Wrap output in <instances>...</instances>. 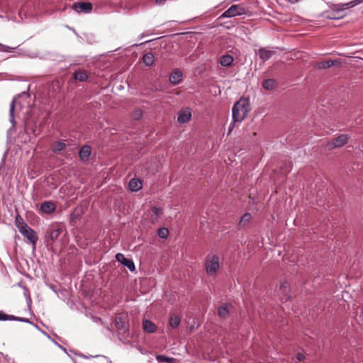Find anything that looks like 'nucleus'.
Returning <instances> with one entry per match:
<instances>
[{
  "instance_id": "obj_30",
  "label": "nucleus",
  "mask_w": 363,
  "mask_h": 363,
  "mask_svg": "<svg viewBox=\"0 0 363 363\" xmlns=\"http://www.w3.org/2000/svg\"><path fill=\"white\" fill-rule=\"evenodd\" d=\"M15 225L18 228V230H21L24 226L28 225L19 214L16 216Z\"/></svg>"
},
{
  "instance_id": "obj_6",
  "label": "nucleus",
  "mask_w": 363,
  "mask_h": 363,
  "mask_svg": "<svg viewBox=\"0 0 363 363\" xmlns=\"http://www.w3.org/2000/svg\"><path fill=\"white\" fill-rule=\"evenodd\" d=\"M349 140V136L347 134H342L333 140L328 143V146L329 149H333L336 147H340L345 145Z\"/></svg>"
},
{
  "instance_id": "obj_17",
  "label": "nucleus",
  "mask_w": 363,
  "mask_h": 363,
  "mask_svg": "<svg viewBox=\"0 0 363 363\" xmlns=\"http://www.w3.org/2000/svg\"><path fill=\"white\" fill-rule=\"evenodd\" d=\"M114 324L118 330H123L125 328L126 317L125 315H118L115 318Z\"/></svg>"
},
{
  "instance_id": "obj_13",
  "label": "nucleus",
  "mask_w": 363,
  "mask_h": 363,
  "mask_svg": "<svg viewBox=\"0 0 363 363\" xmlns=\"http://www.w3.org/2000/svg\"><path fill=\"white\" fill-rule=\"evenodd\" d=\"M91 153V147L89 145H84L79 152V156L82 161H88Z\"/></svg>"
},
{
  "instance_id": "obj_2",
  "label": "nucleus",
  "mask_w": 363,
  "mask_h": 363,
  "mask_svg": "<svg viewBox=\"0 0 363 363\" xmlns=\"http://www.w3.org/2000/svg\"><path fill=\"white\" fill-rule=\"evenodd\" d=\"M206 271L209 275H215L219 269V257L216 255H208L205 262Z\"/></svg>"
},
{
  "instance_id": "obj_10",
  "label": "nucleus",
  "mask_w": 363,
  "mask_h": 363,
  "mask_svg": "<svg viewBox=\"0 0 363 363\" xmlns=\"http://www.w3.org/2000/svg\"><path fill=\"white\" fill-rule=\"evenodd\" d=\"M358 3H359L358 1H352L349 3H346V4H335V5H333L332 9L335 11V12L340 13L341 11H344L345 9L354 6Z\"/></svg>"
},
{
  "instance_id": "obj_14",
  "label": "nucleus",
  "mask_w": 363,
  "mask_h": 363,
  "mask_svg": "<svg viewBox=\"0 0 363 363\" xmlns=\"http://www.w3.org/2000/svg\"><path fill=\"white\" fill-rule=\"evenodd\" d=\"M258 54L259 56V58L263 61L265 62L270 59L272 55L275 54V52L273 50H267L266 48H260L258 50Z\"/></svg>"
},
{
  "instance_id": "obj_37",
  "label": "nucleus",
  "mask_w": 363,
  "mask_h": 363,
  "mask_svg": "<svg viewBox=\"0 0 363 363\" xmlns=\"http://www.w3.org/2000/svg\"><path fill=\"white\" fill-rule=\"evenodd\" d=\"M235 123H234V121H233L232 123L230 125L228 133V135L230 134V133L233 131Z\"/></svg>"
},
{
  "instance_id": "obj_32",
  "label": "nucleus",
  "mask_w": 363,
  "mask_h": 363,
  "mask_svg": "<svg viewBox=\"0 0 363 363\" xmlns=\"http://www.w3.org/2000/svg\"><path fill=\"white\" fill-rule=\"evenodd\" d=\"M169 322L172 328H176L179 325L180 318L177 315H172Z\"/></svg>"
},
{
  "instance_id": "obj_31",
  "label": "nucleus",
  "mask_w": 363,
  "mask_h": 363,
  "mask_svg": "<svg viewBox=\"0 0 363 363\" xmlns=\"http://www.w3.org/2000/svg\"><path fill=\"white\" fill-rule=\"evenodd\" d=\"M66 147V145L64 142L58 141L52 145V151L55 153H58L60 151L63 150Z\"/></svg>"
},
{
  "instance_id": "obj_24",
  "label": "nucleus",
  "mask_w": 363,
  "mask_h": 363,
  "mask_svg": "<svg viewBox=\"0 0 363 363\" xmlns=\"http://www.w3.org/2000/svg\"><path fill=\"white\" fill-rule=\"evenodd\" d=\"M18 104L17 101V99L15 98L12 100L11 104H10V122L12 123L13 126L15 125V120H14V110L16 108V104Z\"/></svg>"
},
{
  "instance_id": "obj_34",
  "label": "nucleus",
  "mask_w": 363,
  "mask_h": 363,
  "mask_svg": "<svg viewBox=\"0 0 363 363\" xmlns=\"http://www.w3.org/2000/svg\"><path fill=\"white\" fill-rule=\"evenodd\" d=\"M143 111L140 108H137L132 113V118L134 120H140L143 116Z\"/></svg>"
},
{
  "instance_id": "obj_36",
  "label": "nucleus",
  "mask_w": 363,
  "mask_h": 363,
  "mask_svg": "<svg viewBox=\"0 0 363 363\" xmlns=\"http://www.w3.org/2000/svg\"><path fill=\"white\" fill-rule=\"evenodd\" d=\"M279 291L287 295L289 292V284L286 281L282 283L279 286Z\"/></svg>"
},
{
  "instance_id": "obj_20",
  "label": "nucleus",
  "mask_w": 363,
  "mask_h": 363,
  "mask_svg": "<svg viewBox=\"0 0 363 363\" xmlns=\"http://www.w3.org/2000/svg\"><path fill=\"white\" fill-rule=\"evenodd\" d=\"M129 189L132 191H138L142 188V182L138 179H132L128 184Z\"/></svg>"
},
{
  "instance_id": "obj_28",
  "label": "nucleus",
  "mask_w": 363,
  "mask_h": 363,
  "mask_svg": "<svg viewBox=\"0 0 363 363\" xmlns=\"http://www.w3.org/2000/svg\"><path fill=\"white\" fill-rule=\"evenodd\" d=\"M252 216L249 213H245L240 218L239 222V226L240 227H245L247 225L251 220Z\"/></svg>"
},
{
  "instance_id": "obj_35",
  "label": "nucleus",
  "mask_w": 363,
  "mask_h": 363,
  "mask_svg": "<svg viewBox=\"0 0 363 363\" xmlns=\"http://www.w3.org/2000/svg\"><path fill=\"white\" fill-rule=\"evenodd\" d=\"M81 211L79 208H75L73 213L71 214V221L73 222L75 219H79L80 217Z\"/></svg>"
},
{
  "instance_id": "obj_40",
  "label": "nucleus",
  "mask_w": 363,
  "mask_h": 363,
  "mask_svg": "<svg viewBox=\"0 0 363 363\" xmlns=\"http://www.w3.org/2000/svg\"><path fill=\"white\" fill-rule=\"evenodd\" d=\"M291 4L298 3L300 0H289Z\"/></svg>"
},
{
  "instance_id": "obj_29",
  "label": "nucleus",
  "mask_w": 363,
  "mask_h": 363,
  "mask_svg": "<svg viewBox=\"0 0 363 363\" xmlns=\"http://www.w3.org/2000/svg\"><path fill=\"white\" fill-rule=\"evenodd\" d=\"M156 360L159 363H173L175 361V359L162 354H158L156 356Z\"/></svg>"
},
{
  "instance_id": "obj_27",
  "label": "nucleus",
  "mask_w": 363,
  "mask_h": 363,
  "mask_svg": "<svg viewBox=\"0 0 363 363\" xmlns=\"http://www.w3.org/2000/svg\"><path fill=\"white\" fill-rule=\"evenodd\" d=\"M143 61L146 66H151L155 61V57L152 53L147 52L143 57Z\"/></svg>"
},
{
  "instance_id": "obj_25",
  "label": "nucleus",
  "mask_w": 363,
  "mask_h": 363,
  "mask_svg": "<svg viewBox=\"0 0 363 363\" xmlns=\"http://www.w3.org/2000/svg\"><path fill=\"white\" fill-rule=\"evenodd\" d=\"M230 306H231L228 305V304H225V305L220 306L218 308V314L219 317H220L222 318H225L229 313L228 307H230Z\"/></svg>"
},
{
  "instance_id": "obj_5",
  "label": "nucleus",
  "mask_w": 363,
  "mask_h": 363,
  "mask_svg": "<svg viewBox=\"0 0 363 363\" xmlns=\"http://www.w3.org/2000/svg\"><path fill=\"white\" fill-rule=\"evenodd\" d=\"M20 233L29 240L33 245H35L38 241V236L35 232L30 228L28 225L24 226L21 230H19Z\"/></svg>"
},
{
  "instance_id": "obj_23",
  "label": "nucleus",
  "mask_w": 363,
  "mask_h": 363,
  "mask_svg": "<svg viewBox=\"0 0 363 363\" xmlns=\"http://www.w3.org/2000/svg\"><path fill=\"white\" fill-rule=\"evenodd\" d=\"M277 85V82L273 79H265L262 82V86L266 90H272Z\"/></svg>"
},
{
  "instance_id": "obj_41",
  "label": "nucleus",
  "mask_w": 363,
  "mask_h": 363,
  "mask_svg": "<svg viewBox=\"0 0 363 363\" xmlns=\"http://www.w3.org/2000/svg\"><path fill=\"white\" fill-rule=\"evenodd\" d=\"M166 0H156L157 3H163L164 1H165Z\"/></svg>"
},
{
  "instance_id": "obj_3",
  "label": "nucleus",
  "mask_w": 363,
  "mask_h": 363,
  "mask_svg": "<svg viewBox=\"0 0 363 363\" xmlns=\"http://www.w3.org/2000/svg\"><path fill=\"white\" fill-rule=\"evenodd\" d=\"M62 232V228L60 225L57 224L50 225L45 233L47 245H50L57 240Z\"/></svg>"
},
{
  "instance_id": "obj_7",
  "label": "nucleus",
  "mask_w": 363,
  "mask_h": 363,
  "mask_svg": "<svg viewBox=\"0 0 363 363\" xmlns=\"http://www.w3.org/2000/svg\"><path fill=\"white\" fill-rule=\"evenodd\" d=\"M92 4L90 2H77L72 4V8L77 13H88L92 11Z\"/></svg>"
},
{
  "instance_id": "obj_18",
  "label": "nucleus",
  "mask_w": 363,
  "mask_h": 363,
  "mask_svg": "<svg viewBox=\"0 0 363 363\" xmlns=\"http://www.w3.org/2000/svg\"><path fill=\"white\" fill-rule=\"evenodd\" d=\"M162 214V209L161 208L154 206L151 210V216H150L151 223H155Z\"/></svg>"
},
{
  "instance_id": "obj_9",
  "label": "nucleus",
  "mask_w": 363,
  "mask_h": 363,
  "mask_svg": "<svg viewBox=\"0 0 363 363\" xmlns=\"http://www.w3.org/2000/svg\"><path fill=\"white\" fill-rule=\"evenodd\" d=\"M0 320H16L30 323V321L28 318L17 317L13 315H7L5 314L3 311H0Z\"/></svg>"
},
{
  "instance_id": "obj_21",
  "label": "nucleus",
  "mask_w": 363,
  "mask_h": 363,
  "mask_svg": "<svg viewBox=\"0 0 363 363\" xmlns=\"http://www.w3.org/2000/svg\"><path fill=\"white\" fill-rule=\"evenodd\" d=\"M182 79V74L179 70L174 71L169 76V82L173 84H177Z\"/></svg>"
},
{
  "instance_id": "obj_39",
  "label": "nucleus",
  "mask_w": 363,
  "mask_h": 363,
  "mask_svg": "<svg viewBox=\"0 0 363 363\" xmlns=\"http://www.w3.org/2000/svg\"><path fill=\"white\" fill-rule=\"evenodd\" d=\"M25 131L27 133H29V129H28V124L26 123L25 124Z\"/></svg>"
},
{
  "instance_id": "obj_33",
  "label": "nucleus",
  "mask_w": 363,
  "mask_h": 363,
  "mask_svg": "<svg viewBox=\"0 0 363 363\" xmlns=\"http://www.w3.org/2000/svg\"><path fill=\"white\" fill-rule=\"evenodd\" d=\"M157 235L160 238L165 239L169 235V230L166 228H160Z\"/></svg>"
},
{
  "instance_id": "obj_8",
  "label": "nucleus",
  "mask_w": 363,
  "mask_h": 363,
  "mask_svg": "<svg viewBox=\"0 0 363 363\" xmlns=\"http://www.w3.org/2000/svg\"><path fill=\"white\" fill-rule=\"evenodd\" d=\"M116 259L118 262H121V264L126 267L130 272H134L135 270L133 261L130 259L125 257L123 254L117 253L116 255Z\"/></svg>"
},
{
  "instance_id": "obj_1",
  "label": "nucleus",
  "mask_w": 363,
  "mask_h": 363,
  "mask_svg": "<svg viewBox=\"0 0 363 363\" xmlns=\"http://www.w3.org/2000/svg\"><path fill=\"white\" fill-rule=\"evenodd\" d=\"M250 103L245 99H240L233 106L232 109L234 123H241L250 112Z\"/></svg>"
},
{
  "instance_id": "obj_16",
  "label": "nucleus",
  "mask_w": 363,
  "mask_h": 363,
  "mask_svg": "<svg viewBox=\"0 0 363 363\" xmlns=\"http://www.w3.org/2000/svg\"><path fill=\"white\" fill-rule=\"evenodd\" d=\"M55 210V205L50 201H45L40 206V211L46 214H50Z\"/></svg>"
},
{
  "instance_id": "obj_22",
  "label": "nucleus",
  "mask_w": 363,
  "mask_h": 363,
  "mask_svg": "<svg viewBox=\"0 0 363 363\" xmlns=\"http://www.w3.org/2000/svg\"><path fill=\"white\" fill-rule=\"evenodd\" d=\"M234 61L233 57L230 55H225L221 57L220 63L223 67L230 66Z\"/></svg>"
},
{
  "instance_id": "obj_15",
  "label": "nucleus",
  "mask_w": 363,
  "mask_h": 363,
  "mask_svg": "<svg viewBox=\"0 0 363 363\" xmlns=\"http://www.w3.org/2000/svg\"><path fill=\"white\" fill-rule=\"evenodd\" d=\"M73 78L76 81L85 82L89 78V74L84 69H78L73 74Z\"/></svg>"
},
{
  "instance_id": "obj_19",
  "label": "nucleus",
  "mask_w": 363,
  "mask_h": 363,
  "mask_svg": "<svg viewBox=\"0 0 363 363\" xmlns=\"http://www.w3.org/2000/svg\"><path fill=\"white\" fill-rule=\"evenodd\" d=\"M143 328L144 331L147 333H152L157 329L156 325L152 322H151L148 320H143Z\"/></svg>"
},
{
  "instance_id": "obj_26",
  "label": "nucleus",
  "mask_w": 363,
  "mask_h": 363,
  "mask_svg": "<svg viewBox=\"0 0 363 363\" xmlns=\"http://www.w3.org/2000/svg\"><path fill=\"white\" fill-rule=\"evenodd\" d=\"M325 18L328 19H340L343 17V15H339L338 13L335 12L332 9L331 11H327L324 13Z\"/></svg>"
},
{
  "instance_id": "obj_12",
  "label": "nucleus",
  "mask_w": 363,
  "mask_h": 363,
  "mask_svg": "<svg viewBox=\"0 0 363 363\" xmlns=\"http://www.w3.org/2000/svg\"><path fill=\"white\" fill-rule=\"evenodd\" d=\"M191 118V113L189 108H186L179 111L177 121L179 123H185L188 122Z\"/></svg>"
},
{
  "instance_id": "obj_11",
  "label": "nucleus",
  "mask_w": 363,
  "mask_h": 363,
  "mask_svg": "<svg viewBox=\"0 0 363 363\" xmlns=\"http://www.w3.org/2000/svg\"><path fill=\"white\" fill-rule=\"evenodd\" d=\"M340 61L337 60H327V61H323L320 62H317L315 65V68L318 69H328L329 67H331L333 66H336L340 65Z\"/></svg>"
},
{
  "instance_id": "obj_4",
  "label": "nucleus",
  "mask_w": 363,
  "mask_h": 363,
  "mask_svg": "<svg viewBox=\"0 0 363 363\" xmlns=\"http://www.w3.org/2000/svg\"><path fill=\"white\" fill-rule=\"evenodd\" d=\"M245 13V9L240 5H232L227 9L222 15L221 17L231 18L236 16L242 15Z\"/></svg>"
},
{
  "instance_id": "obj_38",
  "label": "nucleus",
  "mask_w": 363,
  "mask_h": 363,
  "mask_svg": "<svg viewBox=\"0 0 363 363\" xmlns=\"http://www.w3.org/2000/svg\"><path fill=\"white\" fill-rule=\"evenodd\" d=\"M304 359H305V356L303 354H301V353L297 354V359L298 361H300V362L303 361Z\"/></svg>"
}]
</instances>
